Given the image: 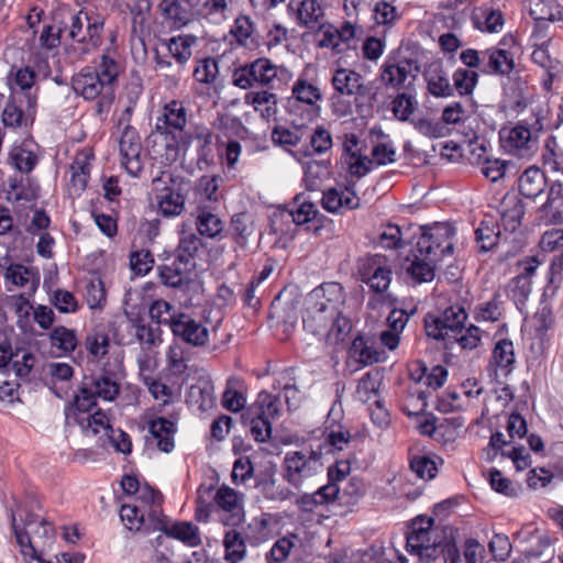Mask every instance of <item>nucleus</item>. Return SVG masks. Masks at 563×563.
I'll use <instances>...</instances> for the list:
<instances>
[{
	"label": "nucleus",
	"mask_w": 563,
	"mask_h": 563,
	"mask_svg": "<svg viewBox=\"0 0 563 563\" xmlns=\"http://www.w3.org/2000/svg\"><path fill=\"white\" fill-rule=\"evenodd\" d=\"M188 110L179 100L165 103L156 119L155 129L148 136L156 154L175 162L180 152L188 151Z\"/></svg>",
	"instance_id": "nucleus-3"
},
{
	"label": "nucleus",
	"mask_w": 563,
	"mask_h": 563,
	"mask_svg": "<svg viewBox=\"0 0 563 563\" xmlns=\"http://www.w3.org/2000/svg\"><path fill=\"white\" fill-rule=\"evenodd\" d=\"M501 225L506 232L514 233L520 228L526 212L525 203L518 197L509 198L503 202Z\"/></svg>",
	"instance_id": "nucleus-45"
},
{
	"label": "nucleus",
	"mask_w": 563,
	"mask_h": 563,
	"mask_svg": "<svg viewBox=\"0 0 563 563\" xmlns=\"http://www.w3.org/2000/svg\"><path fill=\"white\" fill-rule=\"evenodd\" d=\"M360 279L377 295H383L391 282V267L388 258L382 254H367L357 261Z\"/></svg>",
	"instance_id": "nucleus-10"
},
{
	"label": "nucleus",
	"mask_w": 563,
	"mask_h": 563,
	"mask_svg": "<svg viewBox=\"0 0 563 563\" xmlns=\"http://www.w3.org/2000/svg\"><path fill=\"white\" fill-rule=\"evenodd\" d=\"M84 435H97L103 430V439L112 432L113 427L102 409H98L92 415L84 416V423L79 426Z\"/></svg>",
	"instance_id": "nucleus-54"
},
{
	"label": "nucleus",
	"mask_w": 563,
	"mask_h": 563,
	"mask_svg": "<svg viewBox=\"0 0 563 563\" xmlns=\"http://www.w3.org/2000/svg\"><path fill=\"white\" fill-rule=\"evenodd\" d=\"M305 136L306 130L302 126H295L294 130H290L277 125L272 132L273 143L282 146L286 151H290V147L297 146Z\"/></svg>",
	"instance_id": "nucleus-56"
},
{
	"label": "nucleus",
	"mask_w": 563,
	"mask_h": 563,
	"mask_svg": "<svg viewBox=\"0 0 563 563\" xmlns=\"http://www.w3.org/2000/svg\"><path fill=\"white\" fill-rule=\"evenodd\" d=\"M483 60H487L482 73L487 75L509 76L515 69L514 55L504 48L490 47L482 52Z\"/></svg>",
	"instance_id": "nucleus-29"
},
{
	"label": "nucleus",
	"mask_w": 563,
	"mask_h": 563,
	"mask_svg": "<svg viewBox=\"0 0 563 563\" xmlns=\"http://www.w3.org/2000/svg\"><path fill=\"white\" fill-rule=\"evenodd\" d=\"M201 0H161L158 9L175 27H183L197 18Z\"/></svg>",
	"instance_id": "nucleus-20"
},
{
	"label": "nucleus",
	"mask_w": 563,
	"mask_h": 563,
	"mask_svg": "<svg viewBox=\"0 0 563 563\" xmlns=\"http://www.w3.org/2000/svg\"><path fill=\"white\" fill-rule=\"evenodd\" d=\"M40 162L38 155L27 148L26 143L13 145L9 152V163L20 173L30 175Z\"/></svg>",
	"instance_id": "nucleus-42"
},
{
	"label": "nucleus",
	"mask_w": 563,
	"mask_h": 563,
	"mask_svg": "<svg viewBox=\"0 0 563 563\" xmlns=\"http://www.w3.org/2000/svg\"><path fill=\"white\" fill-rule=\"evenodd\" d=\"M563 273V249L559 254H555L550 263L548 273V284L545 285L542 294V302L548 298H553L560 287Z\"/></svg>",
	"instance_id": "nucleus-55"
},
{
	"label": "nucleus",
	"mask_w": 563,
	"mask_h": 563,
	"mask_svg": "<svg viewBox=\"0 0 563 563\" xmlns=\"http://www.w3.org/2000/svg\"><path fill=\"white\" fill-rule=\"evenodd\" d=\"M419 236L406 256V273L415 283H429L435 275L437 263L454 251L455 229L445 222L417 228Z\"/></svg>",
	"instance_id": "nucleus-1"
},
{
	"label": "nucleus",
	"mask_w": 563,
	"mask_h": 563,
	"mask_svg": "<svg viewBox=\"0 0 563 563\" xmlns=\"http://www.w3.org/2000/svg\"><path fill=\"white\" fill-rule=\"evenodd\" d=\"M345 299L346 295L340 283H323L308 295L307 309L310 313H324L327 317H344Z\"/></svg>",
	"instance_id": "nucleus-8"
},
{
	"label": "nucleus",
	"mask_w": 563,
	"mask_h": 563,
	"mask_svg": "<svg viewBox=\"0 0 563 563\" xmlns=\"http://www.w3.org/2000/svg\"><path fill=\"white\" fill-rule=\"evenodd\" d=\"M196 43L194 35H178L163 40L161 46L154 49V62L156 69H172V59H175L176 67L172 74L166 75V81L170 86H177L180 81V73L191 57V47Z\"/></svg>",
	"instance_id": "nucleus-6"
},
{
	"label": "nucleus",
	"mask_w": 563,
	"mask_h": 563,
	"mask_svg": "<svg viewBox=\"0 0 563 563\" xmlns=\"http://www.w3.org/2000/svg\"><path fill=\"white\" fill-rule=\"evenodd\" d=\"M471 19L476 30L486 33L499 32L505 23L501 10L490 4H482L475 8Z\"/></svg>",
	"instance_id": "nucleus-32"
},
{
	"label": "nucleus",
	"mask_w": 563,
	"mask_h": 563,
	"mask_svg": "<svg viewBox=\"0 0 563 563\" xmlns=\"http://www.w3.org/2000/svg\"><path fill=\"white\" fill-rule=\"evenodd\" d=\"M288 8L296 10L299 26L311 31L324 29V11L317 0H291Z\"/></svg>",
	"instance_id": "nucleus-23"
},
{
	"label": "nucleus",
	"mask_w": 563,
	"mask_h": 563,
	"mask_svg": "<svg viewBox=\"0 0 563 563\" xmlns=\"http://www.w3.org/2000/svg\"><path fill=\"white\" fill-rule=\"evenodd\" d=\"M164 534L179 540L189 547H198L201 544L198 527L189 521H176L170 523L169 520L164 530Z\"/></svg>",
	"instance_id": "nucleus-44"
},
{
	"label": "nucleus",
	"mask_w": 563,
	"mask_h": 563,
	"mask_svg": "<svg viewBox=\"0 0 563 563\" xmlns=\"http://www.w3.org/2000/svg\"><path fill=\"white\" fill-rule=\"evenodd\" d=\"M179 243L175 251L177 265L183 271L192 272L196 268V257L199 250L203 246L202 240L194 232H186L184 229L179 232Z\"/></svg>",
	"instance_id": "nucleus-25"
},
{
	"label": "nucleus",
	"mask_w": 563,
	"mask_h": 563,
	"mask_svg": "<svg viewBox=\"0 0 563 563\" xmlns=\"http://www.w3.org/2000/svg\"><path fill=\"white\" fill-rule=\"evenodd\" d=\"M142 526H140V530L145 534H150L155 531H161L164 533V530L167 527L169 518L163 514L162 506H150L147 515L143 514Z\"/></svg>",
	"instance_id": "nucleus-63"
},
{
	"label": "nucleus",
	"mask_w": 563,
	"mask_h": 563,
	"mask_svg": "<svg viewBox=\"0 0 563 563\" xmlns=\"http://www.w3.org/2000/svg\"><path fill=\"white\" fill-rule=\"evenodd\" d=\"M499 238V223L493 218L482 220L475 229V241L479 252L493 250L498 244Z\"/></svg>",
	"instance_id": "nucleus-43"
},
{
	"label": "nucleus",
	"mask_w": 563,
	"mask_h": 563,
	"mask_svg": "<svg viewBox=\"0 0 563 563\" xmlns=\"http://www.w3.org/2000/svg\"><path fill=\"white\" fill-rule=\"evenodd\" d=\"M499 139L503 147L510 154L520 155L522 150L528 148L531 140L530 129L518 123L511 129H501Z\"/></svg>",
	"instance_id": "nucleus-37"
},
{
	"label": "nucleus",
	"mask_w": 563,
	"mask_h": 563,
	"mask_svg": "<svg viewBox=\"0 0 563 563\" xmlns=\"http://www.w3.org/2000/svg\"><path fill=\"white\" fill-rule=\"evenodd\" d=\"M289 206L294 216L295 225H303L313 221L319 214L316 205L309 201L303 192L297 194Z\"/></svg>",
	"instance_id": "nucleus-48"
},
{
	"label": "nucleus",
	"mask_w": 563,
	"mask_h": 563,
	"mask_svg": "<svg viewBox=\"0 0 563 563\" xmlns=\"http://www.w3.org/2000/svg\"><path fill=\"white\" fill-rule=\"evenodd\" d=\"M196 228L200 235L209 239H224V223L212 212L208 203L198 202L196 208Z\"/></svg>",
	"instance_id": "nucleus-30"
},
{
	"label": "nucleus",
	"mask_w": 563,
	"mask_h": 563,
	"mask_svg": "<svg viewBox=\"0 0 563 563\" xmlns=\"http://www.w3.org/2000/svg\"><path fill=\"white\" fill-rule=\"evenodd\" d=\"M97 406V399H89L86 396H74L64 408L65 426H82L84 415Z\"/></svg>",
	"instance_id": "nucleus-46"
},
{
	"label": "nucleus",
	"mask_w": 563,
	"mask_h": 563,
	"mask_svg": "<svg viewBox=\"0 0 563 563\" xmlns=\"http://www.w3.org/2000/svg\"><path fill=\"white\" fill-rule=\"evenodd\" d=\"M531 292V280L522 276H515L507 288V296L511 298L521 314L528 317V312L523 311L525 302Z\"/></svg>",
	"instance_id": "nucleus-53"
},
{
	"label": "nucleus",
	"mask_w": 563,
	"mask_h": 563,
	"mask_svg": "<svg viewBox=\"0 0 563 563\" xmlns=\"http://www.w3.org/2000/svg\"><path fill=\"white\" fill-rule=\"evenodd\" d=\"M453 88L460 96H471L478 82L475 70L459 67L452 75Z\"/></svg>",
	"instance_id": "nucleus-59"
},
{
	"label": "nucleus",
	"mask_w": 563,
	"mask_h": 563,
	"mask_svg": "<svg viewBox=\"0 0 563 563\" xmlns=\"http://www.w3.org/2000/svg\"><path fill=\"white\" fill-rule=\"evenodd\" d=\"M278 396L272 395L268 391H261L254 401V407L260 416L268 421L275 420L279 416Z\"/></svg>",
	"instance_id": "nucleus-64"
},
{
	"label": "nucleus",
	"mask_w": 563,
	"mask_h": 563,
	"mask_svg": "<svg viewBox=\"0 0 563 563\" xmlns=\"http://www.w3.org/2000/svg\"><path fill=\"white\" fill-rule=\"evenodd\" d=\"M95 70L106 86L114 88V84L118 81L121 68L119 62L111 55L110 47L104 49L103 54L100 56V63L95 67Z\"/></svg>",
	"instance_id": "nucleus-52"
},
{
	"label": "nucleus",
	"mask_w": 563,
	"mask_h": 563,
	"mask_svg": "<svg viewBox=\"0 0 563 563\" xmlns=\"http://www.w3.org/2000/svg\"><path fill=\"white\" fill-rule=\"evenodd\" d=\"M71 88L86 100H97V113L108 110L114 98V88L106 86L91 66L84 67L73 76Z\"/></svg>",
	"instance_id": "nucleus-7"
},
{
	"label": "nucleus",
	"mask_w": 563,
	"mask_h": 563,
	"mask_svg": "<svg viewBox=\"0 0 563 563\" xmlns=\"http://www.w3.org/2000/svg\"><path fill=\"white\" fill-rule=\"evenodd\" d=\"M224 559L230 563H239L246 556V544L242 534L235 529L225 532L223 538Z\"/></svg>",
	"instance_id": "nucleus-51"
},
{
	"label": "nucleus",
	"mask_w": 563,
	"mask_h": 563,
	"mask_svg": "<svg viewBox=\"0 0 563 563\" xmlns=\"http://www.w3.org/2000/svg\"><path fill=\"white\" fill-rule=\"evenodd\" d=\"M164 319H126L122 322L119 328L124 324L125 329L130 332L134 331L135 338L142 344H146L148 347L155 346L162 342V330L161 324Z\"/></svg>",
	"instance_id": "nucleus-27"
},
{
	"label": "nucleus",
	"mask_w": 563,
	"mask_h": 563,
	"mask_svg": "<svg viewBox=\"0 0 563 563\" xmlns=\"http://www.w3.org/2000/svg\"><path fill=\"white\" fill-rule=\"evenodd\" d=\"M409 468L420 479H433L438 474V466L433 459L427 454H409Z\"/></svg>",
	"instance_id": "nucleus-58"
},
{
	"label": "nucleus",
	"mask_w": 563,
	"mask_h": 563,
	"mask_svg": "<svg viewBox=\"0 0 563 563\" xmlns=\"http://www.w3.org/2000/svg\"><path fill=\"white\" fill-rule=\"evenodd\" d=\"M244 495L223 484L214 495V501L219 508L228 512L221 518V522L228 527H238L244 519Z\"/></svg>",
	"instance_id": "nucleus-19"
},
{
	"label": "nucleus",
	"mask_w": 563,
	"mask_h": 563,
	"mask_svg": "<svg viewBox=\"0 0 563 563\" xmlns=\"http://www.w3.org/2000/svg\"><path fill=\"white\" fill-rule=\"evenodd\" d=\"M514 344L509 339L499 340L492 353V361L489 362L488 369L495 365L506 371V375L512 371L515 363Z\"/></svg>",
	"instance_id": "nucleus-49"
},
{
	"label": "nucleus",
	"mask_w": 563,
	"mask_h": 563,
	"mask_svg": "<svg viewBox=\"0 0 563 563\" xmlns=\"http://www.w3.org/2000/svg\"><path fill=\"white\" fill-rule=\"evenodd\" d=\"M545 224L563 223V181L555 180L549 186L545 202L540 207Z\"/></svg>",
	"instance_id": "nucleus-31"
},
{
	"label": "nucleus",
	"mask_w": 563,
	"mask_h": 563,
	"mask_svg": "<svg viewBox=\"0 0 563 563\" xmlns=\"http://www.w3.org/2000/svg\"><path fill=\"white\" fill-rule=\"evenodd\" d=\"M419 225L409 224L407 229L397 224H388L378 236V243L384 249L400 250L407 245L412 246L413 240L419 236Z\"/></svg>",
	"instance_id": "nucleus-28"
},
{
	"label": "nucleus",
	"mask_w": 563,
	"mask_h": 563,
	"mask_svg": "<svg viewBox=\"0 0 563 563\" xmlns=\"http://www.w3.org/2000/svg\"><path fill=\"white\" fill-rule=\"evenodd\" d=\"M5 279L24 289L22 294L32 296L40 285V273L23 264H11L5 271Z\"/></svg>",
	"instance_id": "nucleus-33"
},
{
	"label": "nucleus",
	"mask_w": 563,
	"mask_h": 563,
	"mask_svg": "<svg viewBox=\"0 0 563 563\" xmlns=\"http://www.w3.org/2000/svg\"><path fill=\"white\" fill-rule=\"evenodd\" d=\"M36 112V95L12 91L2 112V122L8 128L29 129L34 124Z\"/></svg>",
	"instance_id": "nucleus-9"
},
{
	"label": "nucleus",
	"mask_w": 563,
	"mask_h": 563,
	"mask_svg": "<svg viewBox=\"0 0 563 563\" xmlns=\"http://www.w3.org/2000/svg\"><path fill=\"white\" fill-rule=\"evenodd\" d=\"M322 99L320 89L308 82L307 79L298 78L292 86V99L288 101V108L290 112L295 109L299 110L305 107L301 113L302 119L312 121L320 114V107L318 101Z\"/></svg>",
	"instance_id": "nucleus-13"
},
{
	"label": "nucleus",
	"mask_w": 563,
	"mask_h": 563,
	"mask_svg": "<svg viewBox=\"0 0 563 563\" xmlns=\"http://www.w3.org/2000/svg\"><path fill=\"white\" fill-rule=\"evenodd\" d=\"M321 205L328 212L343 213L347 210L357 209L360 207V198L357 197L353 186L345 187L344 190L329 188L323 191Z\"/></svg>",
	"instance_id": "nucleus-24"
},
{
	"label": "nucleus",
	"mask_w": 563,
	"mask_h": 563,
	"mask_svg": "<svg viewBox=\"0 0 563 563\" xmlns=\"http://www.w3.org/2000/svg\"><path fill=\"white\" fill-rule=\"evenodd\" d=\"M176 431V423L165 417H157L148 422V432L157 440V448L164 453L174 450Z\"/></svg>",
	"instance_id": "nucleus-36"
},
{
	"label": "nucleus",
	"mask_w": 563,
	"mask_h": 563,
	"mask_svg": "<svg viewBox=\"0 0 563 563\" xmlns=\"http://www.w3.org/2000/svg\"><path fill=\"white\" fill-rule=\"evenodd\" d=\"M428 92L435 98H450L454 96V88L450 84L448 73L442 64L431 65L423 74Z\"/></svg>",
	"instance_id": "nucleus-34"
},
{
	"label": "nucleus",
	"mask_w": 563,
	"mask_h": 563,
	"mask_svg": "<svg viewBox=\"0 0 563 563\" xmlns=\"http://www.w3.org/2000/svg\"><path fill=\"white\" fill-rule=\"evenodd\" d=\"M347 355L363 367L382 363L386 357L378 343L377 333L372 330L357 331L347 346Z\"/></svg>",
	"instance_id": "nucleus-12"
},
{
	"label": "nucleus",
	"mask_w": 563,
	"mask_h": 563,
	"mask_svg": "<svg viewBox=\"0 0 563 563\" xmlns=\"http://www.w3.org/2000/svg\"><path fill=\"white\" fill-rule=\"evenodd\" d=\"M467 319H423L428 338L442 342V349L450 351L455 343L463 350H473L481 342L482 330L471 324L466 328Z\"/></svg>",
	"instance_id": "nucleus-4"
},
{
	"label": "nucleus",
	"mask_w": 563,
	"mask_h": 563,
	"mask_svg": "<svg viewBox=\"0 0 563 563\" xmlns=\"http://www.w3.org/2000/svg\"><path fill=\"white\" fill-rule=\"evenodd\" d=\"M361 80H363L362 75L355 70L338 68L332 76L331 84L338 93L353 96L357 91Z\"/></svg>",
	"instance_id": "nucleus-47"
},
{
	"label": "nucleus",
	"mask_w": 563,
	"mask_h": 563,
	"mask_svg": "<svg viewBox=\"0 0 563 563\" xmlns=\"http://www.w3.org/2000/svg\"><path fill=\"white\" fill-rule=\"evenodd\" d=\"M190 272L183 271L179 265H177V261L174 260L172 265H161L158 266V276L159 280L163 285L176 288L178 291L185 292L190 287V278L188 274Z\"/></svg>",
	"instance_id": "nucleus-41"
},
{
	"label": "nucleus",
	"mask_w": 563,
	"mask_h": 563,
	"mask_svg": "<svg viewBox=\"0 0 563 563\" xmlns=\"http://www.w3.org/2000/svg\"><path fill=\"white\" fill-rule=\"evenodd\" d=\"M333 408L330 410L327 426L324 429V442L327 448V454L334 453L335 451H342L344 445L349 444L352 435L347 429L340 423L339 420L330 419Z\"/></svg>",
	"instance_id": "nucleus-39"
},
{
	"label": "nucleus",
	"mask_w": 563,
	"mask_h": 563,
	"mask_svg": "<svg viewBox=\"0 0 563 563\" xmlns=\"http://www.w3.org/2000/svg\"><path fill=\"white\" fill-rule=\"evenodd\" d=\"M295 225L294 216L287 206H279L269 216V233L286 235L291 232Z\"/></svg>",
	"instance_id": "nucleus-57"
},
{
	"label": "nucleus",
	"mask_w": 563,
	"mask_h": 563,
	"mask_svg": "<svg viewBox=\"0 0 563 563\" xmlns=\"http://www.w3.org/2000/svg\"><path fill=\"white\" fill-rule=\"evenodd\" d=\"M187 137L188 150L190 148L194 141L198 142L196 150V164L200 170H206L216 164V136L211 129L203 124L190 123L188 126Z\"/></svg>",
	"instance_id": "nucleus-15"
},
{
	"label": "nucleus",
	"mask_w": 563,
	"mask_h": 563,
	"mask_svg": "<svg viewBox=\"0 0 563 563\" xmlns=\"http://www.w3.org/2000/svg\"><path fill=\"white\" fill-rule=\"evenodd\" d=\"M415 64L416 62L410 58H402L399 62L387 58L380 66L379 79L388 88L410 90L417 77L411 74Z\"/></svg>",
	"instance_id": "nucleus-17"
},
{
	"label": "nucleus",
	"mask_w": 563,
	"mask_h": 563,
	"mask_svg": "<svg viewBox=\"0 0 563 563\" xmlns=\"http://www.w3.org/2000/svg\"><path fill=\"white\" fill-rule=\"evenodd\" d=\"M548 185L545 174L539 168L531 166L519 177L518 187L521 196L534 199L540 196Z\"/></svg>",
	"instance_id": "nucleus-38"
},
{
	"label": "nucleus",
	"mask_w": 563,
	"mask_h": 563,
	"mask_svg": "<svg viewBox=\"0 0 563 563\" xmlns=\"http://www.w3.org/2000/svg\"><path fill=\"white\" fill-rule=\"evenodd\" d=\"M307 139L310 146L303 152L305 156L325 153L333 144L331 133L323 125H318L310 135H307Z\"/></svg>",
	"instance_id": "nucleus-60"
},
{
	"label": "nucleus",
	"mask_w": 563,
	"mask_h": 563,
	"mask_svg": "<svg viewBox=\"0 0 563 563\" xmlns=\"http://www.w3.org/2000/svg\"><path fill=\"white\" fill-rule=\"evenodd\" d=\"M415 93L410 90L398 93L391 102L394 115L400 121H408L417 108Z\"/></svg>",
	"instance_id": "nucleus-62"
},
{
	"label": "nucleus",
	"mask_w": 563,
	"mask_h": 563,
	"mask_svg": "<svg viewBox=\"0 0 563 563\" xmlns=\"http://www.w3.org/2000/svg\"><path fill=\"white\" fill-rule=\"evenodd\" d=\"M290 73L283 66L275 65L267 57H260L233 70L232 82L241 89H250L255 85L275 89L290 78Z\"/></svg>",
	"instance_id": "nucleus-5"
},
{
	"label": "nucleus",
	"mask_w": 563,
	"mask_h": 563,
	"mask_svg": "<svg viewBox=\"0 0 563 563\" xmlns=\"http://www.w3.org/2000/svg\"><path fill=\"white\" fill-rule=\"evenodd\" d=\"M153 0H133V3L128 5L132 14V32L143 33L151 15Z\"/></svg>",
	"instance_id": "nucleus-61"
},
{
	"label": "nucleus",
	"mask_w": 563,
	"mask_h": 563,
	"mask_svg": "<svg viewBox=\"0 0 563 563\" xmlns=\"http://www.w3.org/2000/svg\"><path fill=\"white\" fill-rule=\"evenodd\" d=\"M118 345L129 344L124 335L120 334L115 321H109L108 324L96 325L90 333L86 335L85 346L90 355L96 358H102L108 354L110 342Z\"/></svg>",
	"instance_id": "nucleus-14"
},
{
	"label": "nucleus",
	"mask_w": 563,
	"mask_h": 563,
	"mask_svg": "<svg viewBox=\"0 0 563 563\" xmlns=\"http://www.w3.org/2000/svg\"><path fill=\"white\" fill-rule=\"evenodd\" d=\"M253 233V221L247 212L234 213L231 217L229 229L224 230V238H231L236 245L244 249L249 236Z\"/></svg>",
	"instance_id": "nucleus-40"
},
{
	"label": "nucleus",
	"mask_w": 563,
	"mask_h": 563,
	"mask_svg": "<svg viewBox=\"0 0 563 563\" xmlns=\"http://www.w3.org/2000/svg\"><path fill=\"white\" fill-rule=\"evenodd\" d=\"M187 186L184 179L169 176L164 187H155L158 214L164 218L180 216L185 210Z\"/></svg>",
	"instance_id": "nucleus-11"
},
{
	"label": "nucleus",
	"mask_w": 563,
	"mask_h": 563,
	"mask_svg": "<svg viewBox=\"0 0 563 563\" xmlns=\"http://www.w3.org/2000/svg\"><path fill=\"white\" fill-rule=\"evenodd\" d=\"M8 199L12 196L15 202L31 203L40 198L41 186L37 179L30 175L11 176L8 180Z\"/></svg>",
	"instance_id": "nucleus-26"
},
{
	"label": "nucleus",
	"mask_w": 563,
	"mask_h": 563,
	"mask_svg": "<svg viewBox=\"0 0 563 563\" xmlns=\"http://www.w3.org/2000/svg\"><path fill=\"white\" fill-rule=\"evenodd\" d=\"M164 323L170 325L175 336L194 346H202L209 340L208 329L195 319H164Z\"/></svg>",
	"instance_id": "nucleus-21"
},
{
	"label": "nucleus",
	"mask_w": 563,
	"mask_h": 563,
	"mask_svg": "<svg viewBox=\"0 0 563 563\" xmlns=\"http://www.w3.org/2000/svg\"><path fill=\"white\" fill-rule=\"evenodd\" d=\"M106 16L96 10H75L69 4H59L51 13V25L73 43L66 48L79 57L90 55L103 43Z\"/></svg>",
	"instance_id": "nucleus-2"
},
{
	"label": "nucleus",
	"mask_w": 563,
	"mask_h": 563,
	"mask_svg": "<svg viewBox=\"0 0 563 563\" xmlns=\"http://www.w3.org/2000/svg\"><path fill=\"white\" fill-rule=\"evenodd\" d=\"M284 478L299 489L306 478L312 477L318 471V464L309 461L301 451L287 452L284 457Z\"/></svg>",
	"instance_id": "nucleus-18"
},
{
	"label": "nucleus",
	"mask_w": 563,
	"mask_h": 563,
	"mask_svg": "<svg viewBox=\"0 0 563 563\" xmlns=\"http://www.w3.org/2000/svg\"><path fill=\"white\" fill-rule=\"evenodd\" d=\"M96 395L106 401H113L120 393L117 374L104 365L99 373L89 375Z\"/></svg>",
	"instance_id": "nucleus-35"
},
{
	"label": "nucleus",
	"mask_w": 563,
	"mask_h": 563,
	"mask_svg": "<svg viewBox=\"0 0 563 563\" xmlns=\"http://www.w3.org/2000/svg\"><path fill=\"white\" fill-rule=\"evenodd\" d=\"M36 77L37 74L32 66L12 65L8 74V81L12 90L13 86H15L21 90L20 92H31L30 90L34 86Z\"/></svg>",
	"instance_id": "nucleus-50"
},
{
	"label": "nucleus",
	"mask_w": 563,
	"mask_h": 563,
	"mask_svg": "<svg viewBox=\"0 0 563 563\" xmlns=\"http://www.w3.org/2000/svg\"><path fill=\"white\" fill-rule=\"evenodd\" d=\"M420 563H431L441 560L442 563H459L461 553L453 537H443L439 542L426 544L418 553Z\"/></svg>",
	"instance_id": "nucleus-22"
},
{
	"label": "nucleus",
	"mask_w": 563,
	"mask_h": 563,
	"mask_svg": "<svg viewBox=\"0 0 563 563\" xmlns=\"http://www.w3.org/2000/svg\"><path fill=\"white\" fill-rule=\"evenodd\" d=\"M120 155L122 157V165L132 177H137L144 168V163L141 156L142 143L139 132L135 128L126 125L119 142Z\"/></svg>",
	"instance_id": "nucleus-16"
}]
</instances>
